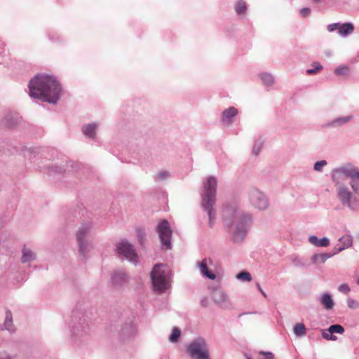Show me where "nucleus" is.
I'll return each instance as SVG.
<instances>
[{
    "instance_id": "obj_3",
    "label": "nucleus",
    "mask_w": 359,
    "mask_h": 359,
    "mask_svg": "<svg viewBox=\"0 0 359 359\" xmlns=\"http://www.w3.org/2000/svg\"><path fill=\"white\" fill-rule=\"evenodd\" d=\"M170 270L163 264H156L151 272V279L156 291L162 293L170 287Z\"/></svg>"
},
{
    "instance_id": "obj_5",
    "label": "nucleus",
    "mask_w": 359,
    "mask_h": 359,
    "mask_svg": "<svg viewBox=\"0 0 359 359\" xmlns=\"http://www.w3.org/2000/svg\"><path fill=\"white\" fill-rule=\"evenodd\" d=\"M92 224L88 222L82 224L76 232V241L79 245V254L86 257L87 254L93 249V244L91 241Z\"/></svg>"
},
{
    "instance_id": "obj_14",
    "label": "nucleus",
    "mask_w": 359,
    "mask_h": 359,
    "mask_svg": "<svg viewBox=\"0 0 359 359\" xmlns=\"http://www.w3.org/2000/svg\"><path fill=\"white\" fill-rule=\"evenodd\" d=\"M22 122V117L16 112L7 111L0 121V127L13 128Z\"/></svg>"
},
{
    "instance_id": "obj_51",
    "label": "nucleus",
    "mask_w": 359,
    "mask_h": 359,
    "mask_svg": "<svg viewBox=\"0 0 359 359\" xmlns=\"http://www.w3.org/2000/svg\"><path fill=\"white\" fill-rule=\"evenodd\" d=\"M311 261H313V262L314 261V255L311 256Z\"/></svg>"
},
{
    "instance_id": "obj_13",
    "label": "nucleus",
    "mask_w": 359,
    "mask_h": 359,
    "mask_svg": "<svg viewBox=\"0 0 359 359\" xmlns=\"http://www.w3.org/2000/svg\"><path fill=\"white\" fill-rule=\"evenodd\" d=\"M211 298L214 303L222 309H231V302L230 301L228 295L220 288H215L212 290Z\"/></svg>"
},
{
    "instance_id": "obj_33",
    "label": "nucleus",
    "mask_w": 359,
    "mask_h": 359,
    "mask_svg": "<svg viewBox=\"0 0 359 359\" xmlns=\"http://www.w3.org/2000/svg\"><path fill=\"white\" fill-rule=\"evenodd\" d=\"M260 77L262 81L268 86H269L273 82V78L269 74H262L260 75Z\"/></svg>"
},
{
    "instance_id": "obj_50",
    "label": "nucleus",
    "mask_w": 359,
    "mask_h": 359,
    "mask_svg": "<svg viewBox=\"0 0 359 359\" xmlns=\"http://www.w3.org/2000/svg\"><path fill=\"white\" fill-rule=\"evenodd\" d=\"M306 72L308 74H312L314 73V69H309Z\"/></svg>"
},
{
    "instance_id": "obj_44",
    "label": "nucleus",
    "mask_w": 359,
    "mask_h": 359,
    "mask_svg": "<svg viewBox=\"0 0 359 359\" xmlns=\"http://www.w3.org/2000/svg\"><path fill=\"white\" fill-rule=\"evenodd\" d=\"M209 304L208 298L207 297H203L201 300V305L203 307H208Z\"/></svg>"
},
{
    "instance_id": "obj_10",
    "label": "nucleus",
    "mask_w": 359,
    "mask_h": 359,
    "mask_svg": "<svg viewBox=\"0 0 359 359\" xmlns=\"http://www.w3.org/2000/svg\"><path fill=\"white\" fill-rule=\"evenodd\" d=\"M157 232L161 240L162 248L165 250L171 249L172 243L170 239L172 231L167 220L164 219L158 224Z\"/></svg>"
},
{
    "instance_id": "obj_39",
    "label": "nucleus",
    "mask_w": 359,
    "mask_h": 359,
    "mask_svg": "<svg viewBox=\"0 0 359 359\" xmlns=\"http://www.w3.org/2000/svg\"><path fill=\"white\" fill-rule=\"evenodd\" d=\"M339 290L344 294H347L350 291V288L347 284H342L339 287Z\"/></svg>"
},
{
    "instance_id": "obj_34",
    "label": "nucleus",
    "mask_w": 359,
    "mask_h": 359,
    "mask_svg": "<svg viewBox=\"0 0 359 359\" xmlns=\"http://www.w3.org/2000/svg\"><path fill=\"white\" fill-rule=\"evenodd\" d=\"M349 69L346 66H340L337 67L334 72L337 75H346L348 73Z\"/></svg>"
},
{
    "instance_id": "obj_16",
    "label": "nucleus",
    "mask_w": 359,
    "mask_h": 359,
    "mask_svg": "<svg viewBox=\"0 0 359 359\" xmlns=\"http://www.w3.org/2000/svg\"><path fill=\"white\" fill-rule=\"evenodd\" d=\"M128 281V276L123 270L114 271L111 274V283L115 288H120Z\"/></svg>"
},
{
    "instance_id": "obj_52",
    "label": "nucleus",
    "mask_w": 359,
    "mask_h": 359,
    "mask_svg": "<svg viewBox=\"0 0 359 359\" xmlns=\"http://www.w3.org/2000/svg\"><path fill=\"white\" fill-rule=\"evenodd\" d=\"M319 0H316V2L318 1Z\"/></svg>"
},
{
    "instance_id": "obj_23",
    "label": "nucleus",
    "mask_w": 359,
    "mask_h": 359,
    "mask_svg": "<svg viewBox=\"0 0 359 359\" xmlns=\"http://www.w3.org/2000/svg\"><path fill=\"white\" fill-rule=\"evenodd\" d=\"M338 196L343 203H346L348 206H351V194L346 188L339 187Z\"/></svg>"
},
{
    "instance_id": "obj_20",
    "label": "nucleus",
    "mask_w": 359,
    "mask_h": 359,
    "mask_svg": "<svg viewBox=\"0 0 359 359\" xmlns=\"http://www.w3.org/2000/svg\"><path fill=\"white\" fill-rule=\"evenodd\" d=\"M1 330H7L10 333H14L15 332V326L13 324V315L9 309H6L5 312V320Z\"/></svg>"
},
{
    "instance_id": "obj_15",
    "label": "nucleus",
    "mask_w": 359,
    "mask_h": 359,
    "mask_svg": "<svg viewBox=\"0 0 359 359\" xmlns=\"http://www.w3.org/2000/svg\"><path fill=\"white\" fill-rule=\"evenodd\" d=\"M339 242L342 243L341 247H339L337 250L332 252L324 253V254H316V262L323 263L327 258L331 257L337 252L341 251L343 249L348 248L351 245L352 240L350 236L346 235L339 239Z\"/></svg>"
},
{
    "instance_id": "obj_11",
    "label": "nucleus",
    "mask_w": 359,
    "mask_h": 359,
    "mask_svg": "<svg viewBox=\"0 0 359 359\" xmlns=\"http://www.w3.org/2000/svg\"><path fill=\"white\" fill-rule=\"evenodd\" d=\"M117 252L135 265L138 263V256L133 245L127 241H121L116 245Z\"/></svg>"
},
{
    "instance_id": "obj_41",
    "label": "nucleus",
    "mask_w": 359,
    "mask_h": 359,
    "mask_svg": "<svg viewBox=\"0 0 359 359\" xmlns=\"http://www.w3.org/2000/svg\"><path fill=\"white\" fill-rule=\"evenodd\" d=\"M311 13V10L308 8H304L300 11V14L303 18L309 16Z\"/></svg>"
},
{
    "instance_id": "obj_18",
    "label": "nucleus",
    "mask_w": 359,
    "mask_h": 359,
    "mask_svg": "<svg viewBox=\"0 0 359 359\" xmlns=\"http://www.w3.org/2000/svg\"><path fill=\"white\" fill-rule=\"evenodd\" d=\"M238 113V111L235 107H229L223 111L221 121L224 125L229 126L233 122V118Z\"/></svg>"
},
{
    "instance_id": "obj_35",
    "label": "nucleus",
    "mask_w": 359,
    "mask_h": 359,
    "mask_svg": "<svg viewBox=\"0 0 359 359\" xmlns=\"http://www.w3.org/2000/svg\"><path fill=\"white\" fill-rule=\"evenodd\" d=\"M330 241L327 238L318 239L316 237V246L326 247L329 245Z\"/></svg>"
},
{
    "instance_id": "obj_42",
    "label": "nucleus",
    "mask_w": 359,
    "mask_h": 359,
    "mask_svg": "<svg viewBox=\"0 0 359 359\" xmlns=\"http://www.w3.org/2000/svg\"><path fill=\"white\" fill-rule=\"evenodd\" d=\"M327 162L325 161H320L316 163V170H321L323 166L325 165Z\"/></svg>"
},
{
    "instance_id": "obj_7",
    "label": "nucleus",
    "mask_w": 359,
    "mask_h": 359,
    "mask_svg": "<svg viewBox=\"0 0 359 359\" xmlns=\"http://www.w3.org/2000/svg\"><path fill=\"white\" fill-rule=\"evenodd\" d=\"M61 88L56 77L46 74L36 75L29 83V90H60Z\"/></svg>"
},
{
    "instance_id": "obj_17",
    "label": "nucleus",
    "mask_w": 359,
    "mask_h": 359,
    "mask_svg": "<svg viewBox=\"0 0 359 359\" xmlns=\"http://www.w3.org/2000/svg\"><path fill=\"white\" fill-rule=\"evenodd\" d=\"M344 332V328L340 325H331L327 330H322L323 337L327 340H337V337L334 336V334H343Z\"/></svg>"
},
{
    "instance_id": "obj_40",
    "label": "nucleus",
    "mask_w": 359,
    "mask_h": 359,
    "mask_svg": "<svg viewBox=\"0 0 359 359\" xmlns=\"http://www.w3.org/2000/svg\"><path fill=\"white\" fill-rule=\"evenodd\" d=\"M259 354L264 356L263 359H273V354L271 352L260 351Z\"/></svg>"
},
{
    "instance_id": "obj_36",
    "label": "nucleus",
    "mask_w": 359,
    "mask_h": 359,
    "mask_svg": "<svg viewBox=\"0 0 359 359\" xmlns=\"http://www.w3.org/2000/svg\"><path fill=\"white\" fill-rule=\"evenodd\" d=\"M170 177V172L165 170L160 171L156 175V178L159 180H167Z\"/></svg>"
},
{
    "instance_id": "obj_45",
    "label": "nucleus",
    "mask_w": 359,
    "mask_h": 359,
    "mask_svg": "<svg viewBox=\"0 0 359 359\" xmlns=\"http://www.w3.org/2000/svg\"><path fill=\"white\" fill-rule=\"evenodd\" d=\"M0 359H13V357L11 355H9L7 352H1Z\"/></svg>"
},
{
    "instance_id": "obj_53",
    "label": "nucleus",
    "mask_w": 359,
    "mask_h": 359,
    "mask_svg": "<svg viewBox=\"0 0 359 359\" xmlns=\"http://www.w3.org/2000/svg\"><path fill=\"white\" fill-rule=\"evenodd\" d=\"M358 283L359 284V280H358Z\"/></svg>"
},
{
    "instance_id": "obj_12",
    "label": "nucleus",
    "mask_w": 359,
    "mask_h": 359,
    "mask_svg": "<svg viewBox=\"0 0 359 359\" xmlns=\"http://www.w3.org/2000/svg\"><path fill=\"white\" fill-rule=\"evenodd\" d=\"M60 91H29V95L32 98L55 104L60 99Z\"/></svg>"
},
{
    "instance_id": "obj_8",
    "label": "nucleus",
    "mask_w": 359,
    "mask_h": 359,
    "mask_svg": "<svg viewBox=\"0 0 359 359\" xmlns=\"http://www.w3.org/2000/svg\"><path fill=\"white\" fill-rule=\"evenodd\" d=\"M248 199L250 204L260 211L269 208V201L266 194L256 187H251L247 191Z\"/></svg>"
},
{
    "instance_id": "obj_25",
    "label": "nucleus",
    "mask_w": 359,
    "mask_h": 359,
    "mask_svg": "<svg viewBox=\"0 0 359 359\" xmlns=\"http://www.w3.org/2000/svg\"><path fill=\"white\" fill-rule=\"evenodd\" d=\"M354 30V26L353 24L346 22L340 25L339 33L341 36H346L351 34Z\"/></svg>"
},
{
    "instance_id": "obj_22",
    "label": "nucleus",
    "mask_w": 359,
    "mask_h": 359,
    "mask_svg": "<svg viewBox=\"0 0 359 359\" xmlns=\"http://www.w3.org/2000/svg\"><path fill=\"white\" fill-rule=\"evenodd\" d=\"M198 266L200 269L201 273L204 276H205L211 280H214L216 278L215 274H214L213 273H212L211 271H209V269L208 268V264H207L206 259H203L201 262L198 263Z\"/></svg>"
},
{
    "instance_id": "obj_29",
    "label": "nucleus",
    "mask_w": 359,
    "mask_h": 359,
    "mask_svg": "<svg viewBox=\"0 0 359 359\" xmlns=\"http://www.w3.org/2000/svg\"><path fill=\"white\" fill-rule=\"evenodd\" d=\"M181 336V330L177 327H174L172 330V333L169 337V340L172 342L175 343L178 341L179 338Z\"/></svg>"
},
{
    "instance_id": "obj_47",
    "label": "nucleus",
    "mask_w": 359,
    "mask_h": 359,
    "mask_svg": "<svg viewBox=\"0 0 359 359\" xmlns=\"http://www.w3.org/2000/svg\"><path fill=\"white\" fill-rule=\"evenodd\" d=\"M323 69V67L320 64L316 63V73L318 71H320Z\"/></svg>"
},
{
    "instance_id": "obj_49",
    "label": "nucleus",
    "mask_w": 359,
    "mask_h": 359,
    "mask_svg": "<svg viewBox=\"0 0 359 359\" xmlns=\"http://www.w3.org/2000/svg\"><path fill=\"white\" fill-rule=\"evenodd\" d=\"M257 288L258 290L261 292V293L264 296L266 297V293L262 290V289L260 287V285L259 283L257 284Z\"/></svg>"
},
{
    "instance_id": "obj_2",
    "label": "nucleus",
    "mask_w": 359,
    "mask_h": 359,
    "mask_svg": "<svg viewBox=\"0 0 359 359\" xmlns=\"http://www.w3.org/2000/svg\"><path fill=\"white\" fill-rule=\"evenodd\" d=\"M217 182L215 177L210 176L203 184V192L201 194L202 209L208 216V225L212 228L216 218V210L214 208L216 202Z\"/></svg>"
},
{
    "instance_id": "obj_37",
    "label": "nucleus",
    "mask_w": 359,
    "mask_h": 359,
    "mask_svg": "<svg viewBox=\"0 0 359 359\" xmlns=\"http://www.w3.org/2000/svg\"><path fill=\"white\" fill-rule=\"evenodd\" d=\"M350 118H351L350 116H347V117H344V118H338V119L335 120L333 122V124H334V125H336V124H343V123H346L347 121H348Z\"/></svg>"
},
{
    "instance_id": "obj_9",
    "label": "nucleus",
    "mask_w": 359,
    "mask_h": 359,
    "mask_svg": "<svg viewBox=\"0 0 359 359\" xmlns=\"http://www.w3.org/2000/svg\"><path fill=\"white\" fill-rule=\"evenodd\" d=\"M188 351L193 359H209L208 348L203 338H198L188 346Z\"/></svg>"
},
{
    "instance_id": "obj_19",
    "label": "nucleus",
    "mask_w": 359,
    "mask_h": 359,
    "mask_svg": "<svg viewBox=\"0 0 359 359\" xmlns=\"http://www.w3.org/2000/svg\"><path fill=\"white\" fill-rule=\"evenodd\" d=\"M133 325L131 322L126 323L118 330L119 339L123 341H127L133 335Z\"/></svg>"
},
{
    "instance_id": "obj_6",
    "label": "nucleus",
    "mask_w": 359,
    "mask_h": 359,
    "mask_svg": "<svg viewBox=\"0 0 359 359\" xmlns=\"http://www.w3.org/2000/svg\"><path fill=\"white\" fill-rule=\"evenodd\" d=\"M333 180L339 183L348 178L351 180V185L353 191L359 194V170L352 165H346L334 170Z\"/></svg>"
},
{
    "instance_id": "obj_43",
    "label": "nucleus",
    "mask_w": 359,
    "mask_h": 359,
    "mask_svg": "<svg viewBox=\"0 0 359 359\" xmlns=\"http://www.w3.org/2000/svg\"><path fill=\"white\" fill-rule=\"evenodd\" d=\"M340 25H341V24H340V23H334V24H332V25H330L328 26V30H329L330 32H333V31H334V30H336V29H338V30H339V27H340Z\"/></svg>"
},
{
    "instance_id": "obj_46",
    "label": "nucleus",
    "mask_w": 359,
    "mask_h": 359,
    "mask_svg": "<svg viewBox=\"0 0 359 359\" xmlns=\"http://www.w3.org/2000/svg\"><path fill=\"white\" fill-rule=\"evenodd\" d=\"M144 235H145V233L143 231H142V230L138 231L137 236H138L140 242L142 241V239H143V237L144 236Z\"/></svg>"
},
{
    "instance_id": "obj_30",
    "label": "nucleus",
    "mask_w": 359,
    "mask_h": 359,
    "mask_svg": "<svg viewBox=\"0 0 359 359\" xmlns=\"http://www.w3.org/2000/svg\"><path fill=\"white\" fill-rule=\"evenodd\" d=\"M263 144H264V140L261 138L255 140L253 147H252V154L254 155L257 156L259 154V152L262 148Z\"/></svg>"
},
{
    "instance_id": "obj_31",
    "label": "nucleus",
    "mask_w": 359,
    "mask_h": 359,
    "mask_svg": "<svg viewBox=\"0 0 359 359\" xmlns=\"http://www.w3.org/2000/svg\"><path fill=\"white\" fill-rule=\"evenodd\" d=\"M238 280L250 282L252 280L251 274L248 271H241L236 275Z\"/></svg>"
},
{
    "instance_id": "obj_1",
    "label": "nucleus",
    "mask_w": 359,
    "mask_h": 359,
    "mask_svg": "<svg viewBox=\"0 0 359 359\" xmlns=\"http://www.w3.org/2000/svg\"><path fill=\"white\" fill-rule=\"evenodd\" d=\"M222 216L228 226H232L235 223L233 241L241 243L253 222L252 214L242 210L237 203H232L224 206Z\"/></svg>"
},
{
    "instance_id": "obj_27",
    "label": "nucleus",
    "mask_w": 359,
    "mask_h": 359,
    "mask_svg": "<svg viewBox=\"0 0 359 359\" xmlns=\"http://www.w3.org/2000/svg\"><path fill=\"white\" fill-rule=\"evenodd\" d=\"M234 9L237 14L244 15L247 9L245 2L243 0L238 1L234 6Z\"/></svg>"
},
{
    "instance_id": "obj_32",
    "label": "nucleus",
    "mask_w": 359,
    "mask_h": 359,
    "mask_svg": "<svg viewBox=\"0 0 359 359\" xmlns=\"http://www.w3.org/2000/svg\"><path fill=\"white\" fill-rule=\"evenodd\" d=\"M291 259L293 265L296 267H305L306 266V263L297 256H293Z\"/></svg>"
},
{
    "instance_id": "obj_24",
    "label": "nucleus",
    "mask_w": 359,
    "mask_h": 359,
    "mask_svg": "<svg viewBox=\"0 0 359 359\" xmlns=\"http://www.w3.org/2000/svg\"><path fill=\"white\" fill-rule=\"evenodd\" d=\"M36 259L35 253L31 250L29 248L24 247L22 249V263H29L31 262Z\"/></svg>"
},
{
    "instance_id": "obj_38",
    "label": "nucleus",
    "mask_w": 359,
    "mask_h": 359,
    "mask_svg": "<svg viewBox=\"0 0 359 359\" xmlns=\"http://www.w3.org/2000/svg\"><path fill=\"white\" fill-rule=\"evenodd\" d=\"M348 306L351 309H357L359 306V303L353 299H348Z\"/></svg>"
},
{
    "instance_id": "obj_26",
    "label": "nucleus",
    "mask_w": 359,
    "mask_h": 359,
    "mask_svg": "<svg viewBox=\"0 0 359 359\" xmlns=\"http://www.w3.org/2000/svg\"><path fill=\"white\" fill-rule=\"evenodd\" d=\"M320 302L326 309H331L334 306V302L331 296L327 294H325L322 296L320 299Z\"/></svg>"
},
{
    "instance_id": "obj_21",
    "label": "nucleus",
    "mask_w": 359,
    "mask_h": 359,
    "mask_svg": "<svg viewBox=\"0 0 359 359\" xmlns=\"http://www.w3.org/2000/svg\"><path fill=\"white\" fill-rule=\"evenodd\" d=\"M97 128L98 124L96 123L85 124L82 127V132L86 136L93 139L95 137L96 130Z\"/></svg>"
},
{
    "instance_id": "obj_28",
    "label": "nucleus",
    "mask_w": 359,
    "mask_h": 359,
    "mask_svg": "<svg viewBox=\"0 0 359 359\" xmlns=\"http://www.w3.org/2000/svg\"><path fill=\"white\" fill-rule=\"evenodd\" d=\"M293 331L297 337H302L305 334L306 328L304 324L297 323L294 326Z\"/></svg>"
},
{
    "instance_id": "obj_48",
    "label": "nucleus",
    "mask_w": 359,
    "mask_h": 359,
    "mask_svg": "<svg viewBox=\"0 0 359 359\" xmlns=\"http://www.w3.org/2000/svg\"><path fill=\"white\" fill-rule=\"evenodd\" d=\"M309 242H310L311 244L314 245V241H315L314 235H311V236H309Z\"/></svg>"
},
{
    "instance_id": "obj_4",
    "label": "nucleus",
    "mask_w": 359,
    "mask_h": 359,
    "mask_svg": "<svg viewBox=\"0 0 359 359\" xmlns=\"http://www.w3.org/2000/svg\"><path fill=\"white\" fill-rule=\"evenodd\" d=\"M74 322L72 327V335L81 339L86 337L90 332L89 320L90 316L86 311L77 309L74 311Z\"/></svg>"
}]
</instances>
